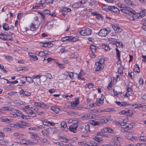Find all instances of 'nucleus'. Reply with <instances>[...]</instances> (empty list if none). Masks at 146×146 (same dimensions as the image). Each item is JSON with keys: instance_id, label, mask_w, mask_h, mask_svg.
I'll return each mask as SVG.
<instances>
[{"instance_id": "nucleus-1", "label": "nucleus", "mask_w": 146, "mask_h": 146, "mask_svg": "<svg viewBox=\"0 0 146 146\" xmlns=\"http://www.w3.org/2000/svg\"><path fill=\"white\" fill-rule=\"evenodd\" d=\"M105 61L104 59L101 58L98 62L95 63L96 66L95 68L96 71H100L103 69L104 66V63Z\"/></svg>"}, {"instance_id": "nucleus-2", "label": "nucleus", "mask_w": 146, "mask_h": 146, "mask_svg": "<svg viewBox=\"0 0 146 146\" xmlns=\"http://www.w3.org/2000/svg\"><path fill=\"white\" fill-rule=\"evenodd\" d=\"M79 34L82 36H88L90 35L92 33L91 30L89 28H87L84 30H82L78 31Z\"/></svg>"}, {"instance_id": "nucleus-3", "label": "nucleus", "mask_w": 146, "mask_h": 146, "mask_svg": "<svg viewBox=\"0 0 146 146\" xmlns=\"http://www.w3.org/2000/svg\"><path fill=\"white\" fill-rule=\"evenodd\" d=\"M107 9L111 11L114 13L117 14L120 13L119 10L116 7L114 6H109L108 7Z\"/></svg>"}, {"instance_id": "nucleus-4", "label": "nucleus", "mask_w": 146, "mask_h": 146, "mask_svg": "<svg viewBox=\"0 0 146 146\" xmlns=\"http://www.w3.org/2000/svg\"><path fill=\"white\" fill-rule=\"evenodd\" d=\"M53 1V0H41L38 4L39 6H42V7H45L46 6L45 3L50 4L52 3Z\"/></svg>"}, {"instance_id": "nucleus-5", "label": "nucleus", "mask_w": 146, "mask_h": 146, "mask_svg": "<svg viewBox=\"0 0 146 146\" xmlns=\"http://www.w3.org/2000/svg\"><path fill=\"white\" fill-rule=\"evenodd\" d=\"M108 41L110 44H115L117 46L122 44V43L117 42V39L116 38H111L108 39Z\"/></svg>"}, {"instance_id": "nucleus-6", "label": "nucleus", "mask_w": 146, "mask_h": 146, "mask_svg": "<svg viewBox=\"0 0 146 146\" xmlns=\"http://www.w3.org/2000/svg\"><path fill=\"white\" fill-rule=\"evenodd\" d=\"M129 13L127 14L128 18L131 21H133L135 19V11L132 9V11H130Z\"/></svg>"}, {"instance_id": "nucleus-7", "label": "nucleus", "mask_w": 146, "mask_h": 146, "mask_svg": "<svg viewBox=\"0 0 146 146\" xmlns=\"http://www.w3.org/2000/svg\"><path fill=\"white\" fill-rule=\"evenodd\" d=\"M42 76V75L41 74H39L37 75H33L32 78L33 79H36L37 80H36V82H34V84L37 85L39 83H40V78Z\"/></svg>"}, {"instance_id": "nucleus-8", "label": "nucleus", "mask_w": 146, "mask_h": 146, "mask_svg": "<svg viewBox=\"0 0 146 146\" xmlns=\"http://www.w3.org/2000/svg\"><path fill=\"white\" fill-rule=\"evenodd\" d=\"M78 126V124L77 123H75L70 125L69 127V130L70 131H72L74 133L76 132V128Z\"/></svg>"}, {"instance_id": "nucleus-9", "label": "nucleus", "mask_w": 146, "mask_h": 146, "mask_svg": "<svg viewBox=\"0 0 146 146\" xmlns=\"http://www.w3.org/2000/svg\"><path fill=\"white\" fill-rule=\"evenodd\" d=\"M14 113H16L18 116L21 117L23 119H24L27 117L26 115L23 114L21 111L17 110H14Z\"/></svg>"}, {"instance_id": "nucleus-10", "label": "nucleus", "mask_w": 146, "mask_h": 146, "mask_svg": "<svg viewBox=\"0 0 146 146\" xmlns=\"http://www.w3.org/2000/svg\"><path fill=\"white\" fill-rule=\"evenodd\" d=\"M107 29H101L99 32L98 35L102 36H105L107 35Z\"/></svg>"}, {"instance_id": "nucleus-11", "label": "nucleus", "mask_w": 146, "mask_h": 146, "mask_svg": "<svg viewBox=\"0 0 146 146\" xmlns=\"http://www.w3.org/2000/svg\"><path fill=\"white\" fill-rule=\"evenodd\" d=\"M115 50L116 51L117 58L118 60V61L117 62V65L119 64L121 65V62L120 59V53L119 50L117 48H116Z\"/></svg>"}, {"instance_id": "nucleus-12", "label": "nucleus", "mask_w": 146, "mask_h": 146, "mask_svg": "<svg viewBox=\"0 0 146 146\" xmlns=\"http://www.w3.org/2000/svg\"><path fill=\"white\" fill-rule=\"evenodd\" d=\"M139 16L138 17V18L140 19L141 17H144L146 15V9L143 8L139 14L137 13Z\"/></svg>"}, {"instance_id": "nucleus-13", "label": "nucleus", "mask_w": 146, "mask_h": 146, "mask_svg": "<svg viewBox=\"0 0 146 146\" xmlns=\"http://www.w3.org/2000/svg\"><path fill=\"white\" fill-rule=\"evenodd\" d=\"M123 9L120 10V11L124 13L127 14L129 13V11H132V9L130 8L129 7L126 6H125L124 8H123Z\"/></svg>"}, {"instance_id": "nucleus-14", "label": "nucleus", "mask_w": 146, "mask_h": 146, "mask_svg": "<svg viewBox=\"0 0 146 146\" xmlns=\"http://www.w3.org/2000/svg\"><path fill=\"white\" fill-rule=\"evenodd\" d=\"M115 103L119 106L120 107H125L127 106L130 105L129 104H127L126 102H119L116 101Z\"/></svg>"}, {"instance_id": "nucleus-15", "label": "nucleus", "mask_w": 146, "mask_h": 146, "mask_svg": "<svg viewBox=\"0 0 146 146\" xmlns=\"http://www.w3.org/2000/svg\"><path fill=\"white\" fill-rule=\"evenodd\" d=\"M42 123L45 125L47 126H54L55 125V123L53 122H51L46 120H45L42 121Z\"/></svg>"}, {"instance_id": "nucleus-16", "label": "nucleus", "mask_w": 146, "mask_h": 146, "mask_svg": "<svg viewBox=\"0 0 146 146\" xmlns=\"http://www.w3.org/2000/svg\"><path fill=\"white\" fill-rule=\"evenodd\" d=\"M28 54L31 59L33 60V61L37 60H38L37 57L36 56L34 55V53H28Z\"/></svg>"}, {"instance_id": "nucleus-17", "label": "nucleus", "mask_w": 146, "mask_h": 146, "mask_svg": "<svg viewBox=\"0 0 146 146\" xmlns=\"http://www.w3.org/2000/svg\"><path fill=\"white\" fill-rule=\"evenodd\" d=\"M79 37L78 36L73 37L72 36H70V41L74 42L77 41L79 40Z\"/></svg>"}, {"instance_id": "nucleus-18", "label": "nucleus", "mask_w": 146, "mask_h": 146, "mask_svg": "<svg viewBox=\"0 0 146 146\" xmlns=\"http://www.w3.org/2000/svg\"><path fill=\"white\" fill-rule=\"evenodd\" d=\"M64 74L67 76H69L72 79H74L73 74L72 72H68L66 71L64 72Z\"/></svg>"}, {"instance_id": "nucleus-19", "label": "nucleus", "mask_w": 146, "mask_h": 146, "mask_svg": "<svg viewBox=\"0 0 146 146\" xmlns=\"http://www.w3.org/2000/svg\"><path fill=\"white\" fill-rule=\"evenodd\" d=\"M14 103L15 106H21L23 104L24 102L20 100L18 101H16L15 102H12L11 103Z\"/></svg>"}, {"instance_id": "nucleus-20", "label": "nucleus", "mask_w": 146, "mask_h": 146, "mask_svg": "<svg viewBox=\"0 0 146 146\" xmlns=\"http://www.w3.org/2000/svg\"><path fill=\"white\" fill-rule=\"evenodd\" d=\"M0 38L5 40H8L9 39L7 38V36L6 35L3 33L0 34Z\"/></svg>"}, {"instance_id": "nucleus-21", "label": "nucleus", "mask_w": 146, "mask_h": 146, "mask_svg": "<svg viewBox=\"0 0 146 146\" xmlns=\"http://www.w3.org/2000/svg\"><path fill=\"white\" fill-rule=\"evenodd\" d=\"M50 110L56 113H58L60 110L59 108H57L55 106L51 107Z\"/></svg>"}, {"instance_id": "nucleus-22", "label": "nucleus", "mask_w": 146, "mask_h": 146, "mask_svg": "<svg viewBox=\"0 0 146 146\" xmlns=\"http://www.w3.org/2000/svg\"><path fill=\"white\" fill-rule=\"evenodd\" d=\"M42 134L45 136H47L49 134V130L48 129H45L42 131Z\"/></svg>"}, {"instance_id": "nucleus-23", "label": "nucleus", "mask_w": 146, "mask_h": 146, "mask_svg": "<svg viewBox=\"0 0 146 146\" xmlns=\"http://www.w3.org/2000/svg\"><path fill=\"white\" fill-rule=\"evenodd\" d=\"M97 47L95 46L93 44H91L90 46V49L92 52H95Z\"/></svg>"}, {"instance_id": "nucleus-24", "label": "nucleus", "mask_w": 146, "mask_h": 146, "mask_svg": "<svg viewBox=\"0 0 146 146\" xmlns=\"http://www.w3.org/2000/svg\"><path fill=\"white\" fill-rule=\"evenodd\" d=\"M30 135V137L31 138L36 139L38 138L39 137L38 135L35 133L29 132Z\"/></svg>"}, {"instance_id": "nucleus-25", "label": "nucleus", "mask_w": 146, "mask_h": 146, "mask_svg": "<svg viewBox=\"0 0 146 146\" xmlns=\"http://www.w3.org/2000/svg\"><path fill=\"white\" fill-rule=\"evenodd\" d=\"M133 70L135 72H136L138 73H139L140 72L139 68L138 65L137 64H135L134 66Z\"/></svg>"}, {"instance_id": "nucleus-26", "label": "nucleus", "mask_w": 146, "mask_h": 146, "mask_svg": "<svg viewBox=\"0 0 146 146\" xmlns=\"http://www.w3.org/2000/svg\"><path fill=\"white\" fill-rule=\"evenodd\" d=\"M79 102V99L77 98L75 101L71 102V104L72 106H75L78 104Z\"/></svg>"}, {"instance_id": "nucleus-27", "label": "nucleus", "mask_w": 146, "mask_h": 146, "mask_svg": "<svg viewBox=\"0 0 146 146\" xmlns=\"http://www.w3.org/2000/svg\"><path fill=\"white\" fill-rule=\"evenodd\" d=\"M83 117L86 118L87 119H93L94 117L93 115H90L88 114H86Z\"/></svg>"}, {"instance_id": "nucleus-28", "label": "nucleus", "mask_w": 146, "mask_h": 146, "mask_svg": "<svg viewBox=\"0 0 146 146\" xmlns=\"http://www.w3.org/2000/svg\"><path fill=\"white\" fill-rule=\"evenodd\" d=\"M108 121V120L107 118H104L101 119V120L99 121L100 124L106 123Z\"/></svg>"}, {"instance_id": "nucleus-29", "label": "nucleus", "mask_w": 146, "mask_h": 146, "mask_svg": "<svg viewBox=\"0 0 146 146\" xmlns=\"http://www.w3.org/2000/svg\"><path fill=\"white\" fill-rule=\"evenodd\" d=\"M123 130L124 131L128 133H131L133 131L132 129H130L126 126L123 129Z\"/></svg>"}, {"instance_id": "nucleus-30", "label": "nucleus", "mask_w": 146, "mask_h": 146, "mask_svg": "<svg viewBox=\"0 0 146 146\" xmlns=\"http://www.w3.org/2000/svg\"><path fill=\"white\" fill-rule=\"evenodd\" d=\"M102 98H99L97 100V103L98 104V105H101L103 103L104 98L102 97Z\"/></svg>"}, {"instance_id": "nucleus-31", "label": "nucleus", "mask_w": 146, "mask_h": 146, "mask_svg": "<svg viewBox=\"0 0 146 146\" xmlns=\"http://www.w3.org/2000/svg\"><path fill=\"white\" fill-rule=\"evenodd\" d=\"M3 108L4 110L8 111H13V110L14 111L13 108L9 106L4 107Z\"/></svg>"}, {"instance_id": "nucleus-32", "label": "nucleus", "mask_w": 146, "mask_h": 146, "mask_svg": "<svg viewBox=\"0 0 146 146\" xmlns=\"http://www.w3.org/2000/svg\"><path fill=\"white\" fill-rule=\"evenodd\" d=\"M26 80L29 83L34 82V81L32 77L29 76L25 77Z\"/></svg>"}, {"instance_id": "nucleus-33", "label": "nucleus", "mask_w": 146, "mask_h": 146, "mask_svg": "<svg viewBox=\"0 0 146 146\" xmlns=\"http://www.w3.org/2000/svg\"><path fill=\"white\" fill-rule=\"evenodd\" d=\"M3 27L5 30L7 31L9 29V25L6 23H3Z\"/></svg>"}, {"instance_id": "nucleus-34", "label": "nucleus", "mask_w": 146, "mask_h": 146, "mask_svg": "<svg viewBox=\"0 0 146 146\" xmlns=\"http://www.w3.org/2000/svg\"><path fill=\"white\" fill-rule=\"evenodd\" d=\"M91 123L93 125L95 126L100 125L99 121H96L95 120H91Z\"/></svg>"}, {"instance_id": "nucleus-35", "label": "nucleus", "mask_w": 146, "mask_h": 146, "mask_svg": "<svg viewBox=\"0 0 146 146\" xmlns=\"http://www.w3.org/2000/svg\"><path fill=\"white\" fill-rule=\"evenodd\" d=\"M61 40L63 42L66 40H68L70 41V36H66L62 37L61 39Z\"/></svg>"}, {"instance_id": "nucleus-36", "label": "nucleus", "mask_w": 146, "mask_h": 146, "mask_svg": "<svg viewBox=\"0 0 146 146\" xmlns=\"http://www.w3.org/2000/svg\"><path fill=\"white\" fill-rule=\"evenodd\" d=\"M80 4L77 3H75L72 5L73 7L74 8H78L80 7Z\"/></svg>"}, {"instance_id": "nucleus-37", "label": "nucleus", "mask_w": 146, "mask_h": 146, "mask_svg": "<svg viewBox=\"0 0 146 146\" xmlns=\"http://www.w3.org/2000/svg\"><path fill=\"white\" fill-rule=\"evenodd\" d=\"M27 114L30 117H34L36 116V115L34 113V111L32 112H28Z\"/></svg>"}, {"instance_id": "nucleus-38", "label": "nucleus", "mask_w": 146, "mask_h": 146, "mask_svg": "<svg viewBox=\"0 0 146 146\" xmlns=\"http://www.w3.org/2000/svg\"><path fill=\"white\" fill-rule=\"evenodd\" d=\"M102 48L105 50L108 51L110 50V48L107 45L104 44L102 46Z\"/></svg>"}, {"instance_id": "nucleus-39", "label": "nucleus", "mask_w": 146, "mask_h": 146, "mask_svg": "<svg viewBox=\"0 0 146 146\" xmlns=\"http://www.w3.org/2000/svg\"><path fill=\"white\" fill-rule=\"evenodd\" d=\"M60 126L61 127L65 128L67 126V124L65 121H62L60 124Z\"/></svg>"}, {"instance_id": "nucleus-40", "label": "nucleus", "mask_w": 146, "mask_h": 146, "mask_svg": "<svg viewBox=\"0 0 146 146\" xmlns=\"http://www.w3.org/2000/svg\"><path fill=\"white\" fill-rule=\"evenodd\" d=\"M125 3L128 5H132V2L130 0H124Z\"/></svg>"}, {"instance_id": "nucleus-41", "label": "nucleus", "mask_w": 146, "mask_h": 146, "mask_svg": "<svg viewBox=\"0 0 146 146\" xmlns=\"http://www.w3.org/2000/svg\"><path fill=\"white\" fill-rule=\"evenodd\" d=\"M113 92L114 93V95L115 96H117L119 95L120 96L122 94V93L121 92H118L114 89L113 90Z\"/></svg>"}, {"instance_id": "nucleus-42", "label": "nucleus", "mask_w": 146, "mask_h": 146, "mask_svg": "<svg viewBox=\"0 0 146 146\" xmlns=\"http://www.w3.org/2000/svg\"><path fill=\"white\" fill-rule=\"evenodd\" d=\"M90 126L89 125H87L85 126L84 129L86 132H89L90 131Z\"/></svg>"}, {"instance_id": "nucleus-43", "label": "nucleus", "mask_w": 146, "mask_h": 146, "mask_svg": "<svg viewBox=\"0 0 146 146\" xmlns=\"http://www.w3.org/2000/svg\"><path fill=\"white\" fill-rule=\"evenodd\" d=\"M96 18H97L98 19L100 20H102L103 19V16L102 15L99 14H96Z\"/></svg>"}, {"instance_id": "nucleus-44", "label": "nucleus", "mask_w": 146, "mask_h": 146, "mask_svg": "<svg viewBox=\"0 0 146 146\" xmlns=\"http://www.w3.org/2000/svg\"><path fill=\"white\" fill-rule=\"evenodd\" d=\"M30 30L32 31H34L36 30V28L35 27V26L33 23L31 24L30 26Z\"/></svg>"}, {"instance_id": "nucleus-45", "label": "nucleus", "mask_w": 146, "mask_h": 146, "mask_svg": "<svg viewBox=\"0 0 146 146\" xmlns=\"http://www.w3.org/2000/svg\"><path fill=\"white\" fill-rule=\"evenodd\" d=\"M60 139L61 141L64 142H66L68 141V139L64 137H61Z\"/></svg>"}, {"instance_id": "nucleus-46", "label": "nucleus", "mask_w": 146, "mask_h": 146, "mask_svg": "<svg viewBox=\"0 0 146 146\" xmlns=\"http://www.w3.org/2000/svg\"><path fill=\"white\" fill-rule=\"evenodd\" d=\"M40 107L44 108L47 109L48 108L47 106L45 104L42 102H41V104H40Z\"/></svg>"}, {"instance_id": "nucleus-47", "label": "nucleus", "mask_w": 146, "mask_h": 146, "mask_svg": "<svg viewBox=\"0 0 146 146\" xmlns=\"http://www.w3.org/2000/svg\"><path fill=\"white\" fill-rule=\"evenodd\" d=\"M78 77V79H81L82 80H84V78L83 77V76L80 74V73H79L78 74H77Z\"/></svg>"}, {"instance_id": "nucleus-48", "label": "nucleus", "mask_w": 146, "mask_h": 146, "mask_svg": "<svg viewBox=\"0 0 146 146\" xmlns=\"http://www.w3.org/2000/svg\"><path fill=\"white\" fill-rule=\"evenodd\" d=\"M38 13L40 15L41 17H42V18L43 19H44L45 18V15L44 14L43 12V13H42L41 12H38Z\"/></svg>"}, {"instance_id": "nucleus-49", "label": "nucleus", "mask_w": 146, "mask_h": 146, "mask_svg": "<svg viewBox=\"0 0 146 146\" xmlns=\"http://www.w3.org/2000/svg\"><path fill=\"white\" fill-rule=\"evenodd\" d=\"M117 5L119 7L123 8H124L126 6L124 4L121 3H118L117 4Z\"/></svg>"}, {"instance_id": "nucleus-50", "label": "nucleus", "mask_w": 146, "mask_h": 146, "mask_svg": "<svg viewBox=\"0 0 146 146\" xmlns=\"http://www.w3.org/2000/svg\"><path fill=\"white\" fill-rule=\"evenodd\" d=\"M93 139L96 141L98 142H100L102 140L101 138H99L98 137H94L93 138Z\"/></svg>"}, {"instance_id": "nucleus-51", "label": "nucleus", "mask_w": 146, "mask_h": 146, "mask_svg": "<svg viewBox=\"0 0 146 146\" xmlns=\"http://www.w3.org/2000/svg\"><path fill=\"white\" fill-rule=\"evenodd\" d=\"M139 140L142 141H143L144 142L146 143V140L145 139V137L144 136H141L140 139H139Z\"/></svg>"}, {"instance_id": "nucleus-52", "label": "nucleus", "mask_w": 146, "mask_h": 146, "mask_svg": "<svg viewBox=\"0 0 146 146\" xmlns=\"http://www.w3.org/2000/svg\"><path fill=\"white\" fill-rule=\"evenodd\" d=\"M132 111L130 110H129L128 111H126V115L127 116H131L132 115Z\"/></svg>"}, {"instance_id": "nucleus-53", "label": "nucleus", "mask_w": 146, "mask_h": 146, "mask_svg": "<svg viewBox=\"0 0 146 146\" xmlns=\"http://www.w3.org/2000/svg\"><path fill=\"white\" fill-rule=\"evenodd\" d=\"M119 27L117 24H115L112 25V28L115 32Z\"/></svg>"}, {"instance_id": "nucleus-54", "label": "nucleus", "mask_w": 146, "mask_h": 146, "mask_svg": "<svg viewBox=\"0 0 146 146\" xmlns=\"http://www.w3.org/2000/svg\"><path fill=\"white\" fill-rule=\"evenodd\" d=\"M108 127H104L102 130V131L103 133H107L108 131Z\"/></svg>"}, {"instance_id": "nucleus-55", "label": "nucleus", "mask_w": 146, "mask_h": 146, "mask_svg": "<svg viewBox=\"0 0 146 146\" xmlns=\"http://www.w3.org/2000/svg\"><path fill=\"white\" fill-rule=\"evenodd\" d=\"M46 76L47 78L49 79H51L52 78V77L51 74L49 73H46Z\"/></svg>"}, {"instance_id": "nucleus-56", "label": "nucleus", "mask_w": 146, "mask_h": 146, "mask_svg": "<svg viewBox=\"0 0 146 146\" xmlns=\"http://www.w3.org/2000/svg\"><path fill=\"white\" fill-rule=\"evenodd\" d=\"M60 50L62 53H63L65 52H66L67 50H66L65 48L63 46L60 49Z\"/></svg>"}, {"instance_id": "nucleus-57", "label": "nucleus", "mask_w": 146, "mask_h": 146, "mask_svg": "<svg viewBox=\"0 0 146 146\" xmlns=\"http://www.w3.org/2000/svg\"><path fill=\"white\" fill-rule=\"evenodd\" d=\"M45 15H47L48 14L49 15L50 11L48 10H44L43 12Z\"/></svg>"}, {"instance_id": "nucleus-58", "label": "nucleus", "mask_w": 146, "mask_h": 146, "mask_svg": "<svg viewBox=\"0 0 146 146\" xmlns=\"http://www.w3.org/2000/svg\"><path fill=\"white\" fill-rule=\"evenodd\" d=\"M25 93V91H24L23 89L21 90L19 92V94H20V95L23 96H25V95H24Z\"/></svg>"}, {"instance_id": "nucleus-59", "label": "nucleus", "mask_w": 146, "mask_h": 146, "mask_svg": "<svg viewBox=\"0 0 146 146\" xmlns=\"http://www.w3.org/2000/svg\"><path fill=\"white\" fill-rule=\"evenodd\" d=\"M134 73L133 72H129L128 75L129 77L131 78H133L134 77Z\"/></svg>"}, {"instance_id": "nucleus-60", "label": "nucleus", "mask_w": 146, "mask_h": 146, "mask_svg": "<svg viewBox=\"0 0 146 146\" xmlns=\"http://www.w3.org/2000/svg\"><path fill=\"white\" fill-rule=\"evenodd\" d=\"M63 11H65L66 12H68L71 11V9L68 8L64 7L63 9Z\"/></svg>"}, {"instance_id": "nucleus-61", "label": "nucleus", "mask_w": 146, "mask_h": 146, "mask_svg": "<svg viewBox=\"0 0 146 146\" xmlns=\"http://www.w3.org/2000/svg\"><path fill=\"white\" fill-rule=\"evenodd\" d=\"M121 139V138L120 137H115L114 140H115V142L117 141V142H119L120 141Z\"/></svg>"}, {"instance_id": "nucleus-62", "label": "nucleus", "mask_w": 146, "mask_h": 146, "mask_svg": "<svg viewBox=\"0 0 146 146\" xmlns=\"http://www.w3.org/2000/svg\"><path fill=\"white\" fill-rule=\"evenodd\" d=\"M20 123L21 125V128L23 127V126H26L27 125V123L26 122H21Z\"/></svg>"}, {"instance_id": "nucleus-63", "label": "nucleus", "mask_w": 146, "mask_h": 146, "mask_svg": "<svg viewBox=\"0 0 146 146\" xmlns=\"http://www.w3.org/2000/svg\"><path fill=\"white\" fill-rule=\"evenodd\" d=\"M112 146H120V144L119 142H115L113 145H111Z\"/></svg>"}, {"instance_id": "nucleus-64", "label": "nucleus", "mask_w": 146, "mask_h": 146, "mask_svg": "<svg viewBox=\"0 0 146 146\" xmlns=\"http://www.w3.org/2000/svg\"><path fill=\"white\" fill-rule=\"evenodd\" d=\"M146 143H138L136 145V146H145Z\"/></svg>"}]
</instances>
